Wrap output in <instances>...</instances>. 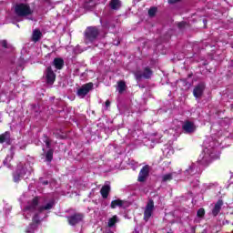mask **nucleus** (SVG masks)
<instances>
[{
  "instance_id": "1",
  "label": "nucleus",
  "mask_w": 233,
  "mask_h": 233,
  "mask_svg": "<svg viewBox=\"0 0 233 233\" xmlns=\"http://www.w3.org/2000/svg\"><path fill=\"white\" fill-rule=\"evenodd\" d=\"M15 14L18 17H26L32 15V8L28 4H16L15 5Z\"/></svg>"
},
{
  "instance_id": "2",
  "label": "nucleus",
  "mask_w": 233,
  "mask_h": 233,
  "mask_svg": "<svg viewBox=\"0 0 233 233\" xmlns=\"http://www.w3.org/2000/svg\"><path fill=\"white\" fill-rule=\"evenodd\" d=\"M99 36V29L96 26H89L85 31L86 43H94Z\"/></svg>"
},
{
  "instance_id": "3",
  "label": "nucleus",
  "mask_w": 233,
  "mask_h": 233,
  "mask_svg": "<svg viewBox=\"0 0 233 233\" xmlns=\"http://www.w3.org/2000/svg\"><path fill=\"white\" fill-rule=\"evenodd\" d=\"M154 76V71L149 66L144 67L143 73L141 71L135 72V77L137 81H141V79H151Z\"/></svg>"
},
{
  "instance_id": "4",
  "label": "nucleus",
  "mask_w": 233,
  "mask_h": 233,
  "mask_svg": "<svg viewBox=\"0 0 233 233\" xmlns=\"http://www.w3.org/2000/svg\"><path fill=\"white\" fill-rule=\"evenodd\" d=\"M84 218H85V215L83 213H78V212L66 217L68 224L71 225V227H76V225H78V223H81V221H83Z\"/></svg>"
},
{
  "instance_id": "5",
  "label": "nucleus",
  "mask_w": 233,
  "mask_h": 233,
  "mask_svg": "<svg viewBox=\"0 0 233 233\" xmlns=\"http://www.w3.org/2000/svg\"><path fill=\"white\" fill-rule=\"evenodd\" d=\"M39 197L34 198L28 204L25 206V210H28L29 212H38L39 214Z\"/></svg>"
},
{
  "instance_id": "6",
  "label": "nucleus",
  "mask_w": 233,
  "mask_h": 233,
  "mask_svg": "<svg viewBox=\"0 0 233 233\" xmlns=\"http://www.w3.org/2000/svg\"><path fill=\"white\" fill-rule=\"evenodd\" d=\"M94 88V84L93 83H87L83 85L76 92L78 97H85L90 90Z\"/></svg>"
},
{
  "instance_id": "7",
  "label": "nucleus",
  "mask_w": 233,
  "mask_h": 233,
  "mask_svg": "<svg viewBox=\"0 0 233 233\" xmlns=\"http://www.w3.org/2000/svg\"><path fill=\"white\" fill-rule=\"evenodd\" d=\"M152 212H154V200L149 199L144 211L145 221H148L152 218Z\"/></svg>"
},
{
  "instance_id": "8",
  "label": "nucleus",
  "mask_w": 233,
  "mask_h": 233,
  "mask_svg": "<svg viewBox=\"0 0 233 233\" xmlns=\"http://www.w3.org/2000/svg\"><path fill=\"white\" fill-rule=\"evenodd\" d=\"M205 88H206V86H205V83L203 82L197 85L193 89L194 97H196V99H201V97H203Z\"/></svg>"
},
{
  "instance_id": "9",
  "label": "nucleus",
  "mask_w": 233,
  "mask_h": 233,
  "mask_svg": "<svg viewBox=\"0 0 233 233\" xmlns=\"http://www.w3.org/2000/svg\"><path fill=\"white\" fill-rule=\"evenodd\" d=\"M149 174H150V167L148 165L144 166L139 172L137 181H139V183H145Z\"/></svg>"
},
{
  "instance_id": "10",
  "label": "nucleus",
  "mask_w": 233,
  "mask_h": 233,
  "mask_svg": "<svg viewBox=\"0 0 233 233\" xmlns=\"http://www.w3.org/2000/svg\"><path fill=\"white\" fill-rule=\"evenodd\" d=\"M182 129L186 134H194L196 132V125H194V122L186 121L182 126Z\"/></svg>"
},
{
  "instance_id": "11",
  "label": "nucleus",
  "mask_w": 233,
  "mask_h": 233,
  "mask_svg": "<svg viewBox=\"0 0 233 233\" xmlns=\"http://www.w3.org/2000/svg\"><path fill=\"white\" fill-rule=\"evenodd\" d=\"M46 79L48 85H54V81H56V73H54V70H52V66L47 67Z\"/></svg>"
},
{
  "instance_id": "12",
  "label": "nucleus",
  "mask_w": 233,
  "mask_h": 233,
  "mask_svg": "<svg viewBox=\"0 0 233 233\" xmlns=\"http://www.w3.org/2000/svg\"><path fill=\"white\" fill-rule=\"evenodd\" d=\"M129 206L130 203L127 200L116 199L111 202V208H116V207H119L120 208H127V207Z\"/></svg>"
},
{
  "instance_id": "13",
  "label": "nucleus",
  "mask_w": 233,
  "mask_h": 233,
  "mask_svg": "<svg viewBox=\"0 0 233 233\" xmlns=\"http://www.w3.org/2000/svg\"><path fill=\"white\" fill-rule=\"evenodd\" d=\"M25 175H26V169H25L23 166H18L15 173L14 174V181L17 183V181H19V179H21V177H23Z\"/></svg>"
},
{
  "instance_id": "14",
  "label": "nucleus",
  "mask_w": 233,
  "mask_h": 233,
  "mask_svg": "<svg viewBox=\"0 0 233 233\" xmlns=\"http://www.w3.org/2000/svg\"><path fill=\"white\" fill-rule=\"evenodd\" d=\"M43 38V33L39 29H34L31 36V41L33 43H39L41 39Z\"/></svg>"
},
{
  "instance_id": "15",
  "label": "nucleus",
  "mask_w": 233,
  "mask_h": 233,
  "mask_svg": "<svg viewBox=\"0 0 233 233\" xmlns=\"http://www.w3.org/2000/svg\"><path fill=\"white\" fill-rule=\"evenodd\" d=\"M223 199H218L217 203L214 205V208L212 209V215L214 216V218H216V216H218L219 212H221V208L223 207Z\"/></svg>"
},
{
  "instance_id": "16",
  "label": "nucleus",
  "mask_w": 233,
  "mask_h": 233,
  "mask_svg": "<svg viewBox=\"0 0 233 233\" xmlns=\"http://www.w3.org/2000/svg\"><path fill=\"white\" fill-rule=\"evenodd\" d=\"M110 185H104L102 188L100 189V194L103 198V199H106L108 198V194H110Z\"/></svg>"
},
{
  "instance_id": "17",
  "label": "nucleus",
  "mask_w": 233,
  "mask_h": 233,
  "mask_svg": "<svg viewBox=\"0 0 233 233\" xmlns=\"http://www.w3.org/2000/svg\"><path fill=\"white\" fill-rule=\"evenodd\" d=\"M0 143H6V145H10L11 138H10V132H5L4 134L0 135Z\"/></svg>"
},
{
  "instance_id": "18",
  "label": "nucleus",
  "mask_w": 233,
  "mask_h": 233,
  "mask_svg": "<svg viewBox=\"0 0 233 233\" xmlns=\"http://www.w3.org/2000/svg\"><path fill=\"white\" fill-rule=\"evenodd\" d=\"M121 0H110L109 8L111 10H119L121 8Z\"/></svg>"
},
{
  "instance_id": "19",
  "label": "nucleus",
  "mask_w": 233,
  "mask_h": 233,
  "mask_svg": "<svg viewBox=\"0 0 233 233\" xmlns=\"http://www.w3.org/2000/svg\"><path fill=\"white\" fill-rule=\"evenodd\" d=\"M54 66L56 68V70H61L63 66H65V61L63 58H55L53 61Z\"/></svg>"
},
{
  "instance_id": "20",
  "label": "nucleus",
  "mask_w": 233,
  "mask_h": 233,
  "mask_svg": "<svg viewBox=\"0 0 233 233\" xmlns=\"http://www.w3.org/2000/svg\"><path fill=\"white\" fill-rule=\"evenodd\" d=\"M54 208V202H49L46 206H40L39 214L45 212V210H51Z\"/></svg>"
},
{
  "instance_id": "21",
  "label": "nucleus",
  "mask_w": 233,
  "mask_h": 233,
  "mask_svg": "<svg viewBox=\"0 0 233 233\" xmlns=\"http://www.w3.org/2000/svg\"><path fill=\"white\" fill-rule=\"evenodd\" d=\"M117 221H119V219L117 218L116 215L113 216L112 218H110L107 221V226L112 228V227H114L116 225V223H117Z\"/></svg>"
},
{
  "instance_id": "22",
  "label": "nucleus",
  "mask_w": 233,
  "mask_h": 233,
  "mask_svg": "<svg viewBox=\"0 0 233 233\" xmlns=\"http://www.w3.org/2000/svg\"><path fill=\"white\" fill-rule=\"evenodd\" d=\"M117 90H118L119 94H121L122 92H125L127 90V84L125 83V81L118 82Z\"/></svg>"
},
{
  "instance_id": "23",
  "label": "nucleus",
  "mask_w": 233,
  "mask_h": 233,
  "mask_svg": "<svg viewBox=\"0 0 233 233\" xmlns=\"http://www.w3.org/2000/svg\"><path fill=\"white\" fill-rule=\"evenodd\" d=\"M54 159V149H48L46 153V160L50 163Z\"/></svg>"
},
{
  "instance_id": "24",
  "label": "nucleus",
  "mask_w": 233,
  "mask_h": 233,
  "mask_svg": "<svg viewBox=\"0 0 233 233\" xmlns=\"http://www.w3.org/2000/svg\"><path fill=\"white\" fill-rule=\"evenodd\" d=\"M172 179H173L172 173L162 176V183H167V181H172Z\"/></svg>"
},
{
  "instance_id": "25",
  "label": "nucleus",
  "mask_w": 233,
  "mask_h": 233,
  "mask_svg": "<svg viewBox=\"0 0 233 233\" xmlns=\"http://www.w3.org/2000/svg\"><path fill=\"white\" fill-rule=\"evenodd\" d=\"M156 14H157V7H150L148 10L149 17H155Z\"/></svg>"
},
{
  "instance_id": "26",
  "label": "nucleus",
  "mask_w": 233,
  "mask_h": 233,
  "mask_svg": "<svg viewBox=\"0 0 233 233\" xmlns=\"http://www.w3.org/2000/svg\"><path fill=\"white\" fill-rule=\"evenodd\" d=\"M13 157H14L13 156H7L5 157V159L4 160V165L5 167H7L8 168H10V167H11L8 163H10V161H12Z\"/></svg>"
},
{
  "instance_id": "27",
  "label": "nucleus",
  "mask_w": 233,
  "mask_h": 233,
  "mask_svg": "<svg viewBox=\"0 0 233 233\" xmlns=\"http://www.w3.org/2000/svg\"><path fill=\"white\" fill-rule=\"evenodd\" d=\"M198 218H203L205 216V208H201L197 212Z\"/></svg>"
},
{
  "instance_id": "28",
  "label": "nucleus",
  "mask_w": 233,
  "mask_h": 233,
  "mask_svg": "<svg viewBox=\"0 0 233 233\" xmlns=\"http://www.w3.org/2000/svg\"><path fill=\"white\" fill-rule=\"evenodd\" d=\"M194 168H196V165H191L186 170L188 174H194Z\"/></svg>"
},
{
  "instance_id": "29",
  "label": "nucleus",
  "mask_w": 233,
  "mask_h": 233,
  "mask_svg": "<svg viewBox=\"0 0 233 233\" xmlns=\"http://www.w3.org/2000/svg\"><path fill=\"white\" fill-rule=\"evenodd\" d=\"M44 143H46V148H48L49 150L52 149L51 148V142H50V138L46 137V140L44 141Z\"/></svg>"
},
{
  "instance_id": "30",
  "label": "nucleus",
  "mask_w": 233,
  "mask_h": 233,
  "mask_svg": "<svg viewBox=\"0 0 233 233\" xmlns=\"http://www.w3.org/2000/svg\"><path fill=\"white\" fill-rule=\"evenodd\" d=\"M0 44L3 46V48H10V46H8V42L6 40H2Z\"/></svg>"
},
{
  "instance_id": "31",
  "label": "nucleus",
  "mask_w": 233,
  "mask_h": 233,
  "mask_svg": "<svg viewBox=\"0 0 233 233\" xmlns=\"http://www.w3.org/2000/svg\"><path fill=\"white\" fill-rule=\"evenodd\" d=\"M39 212L35 213V216L33 217V221H35V223H39Z\"/></svg>"
},
{
  "instance_id": "32",
  "label": "nucleus",
  "mask_w": 233,
  "mask_h": 233,
  "mask_svg": "<svg viewBox=\"0 0 233 233\" xmlns=\"http://www.w3.org/2000/svg\"><path fill=\"white\" fill-rule=\"evenodd\" d=\"M178 28H180V30H183V28H185V26H187V22H179L177 24Z\"/></svg>"
},
{
  "instance_id": "33",
  "label": "nucleus",
  "mask_w": 233,
  "mask_h": 233,
  "mask_svg": "<svg viewBox=\"0 0 233 233\" xmlns=\"http://www.w3.org/2000/svg\"><path fill=\"white\" fill-rule=\"evenodd\" d=\"M182 0H167L168 5H176V3H179Z\"/></svg>"
},
{
  "instance_id": "34",
  "label": "nucleus",
  "mask_w": 233,
  "mask_h": 233,
  "mask_svg": "<svg viewBox=\"0 0 233 233\" xmlns=\"http://www.w3.org/2000/svg\"><path fill=\"white\" fill-rule=\"evenodd\" d=\"M39 181L42 183V185H48V180H43V177H40Z\"/></svg>"
},
{
  "instance_id": "35",
  "label": "nucleus",
  "mask_w": 233,
  "mask_h": 233,
  "mask_svg": "<svg viewBox=\"0 0 233 233\" xmlns=\"http://www.w3.org/2000/svg\"><path fill=\"white\" fill-rule=\"evenodd\" d=\"M110 106V100L106 101V108H108Z\"/></svg>"
},
{
  "instance_id": "36",
  "label": "nucleus",
  "mask_w": 233,
  "mask_h": 233,
  "mask_svg": "<svg viewBox=\"0 0 233 233\" xmlns=\"http://www.w3.org/2000/svg\"><path fill=\"white\" fill-rule=\"evenodd\" d=\"M133 233H139V230L137 229V228H135V230L133 231Z\"/></svg>"
},
{
  "instance_id": "37",
  "label": "nucleus",
  "mask_w": 233,
  "mask_h": 233,
  "mask_svg": "<svg viewBox=\"0 0 233 233\" xmlns=\"http://www.w3.org/2000/svg\"><path fill=\"white\" fill-rule=\"evenodd\" d=\"M188 77H192V75H188Z\"/></svg>"
}]
</instances>
